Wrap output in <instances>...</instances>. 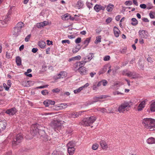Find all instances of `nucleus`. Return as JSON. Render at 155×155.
Returning <instances> with one entry per match:
<instances>
[{"mask_svg": "<svg viewBox=\"0 0 155 155\" xmlns=\"http://www.w3.org/2000/svg\"><path fill=\"white\" fill-rule=\"evenodd\" d=\"M133 103L131 101H125L120 104L118 109L120 113H124L125 111H128L130 109Z\"/></svg>", "mask_w": 155, "mask_h": 155, "instance_id": "f257e3e1", "label": "nucleus"}, {"mask_svg": "<svg viewBox=\"0 0 155 155\" xmlns=\"http://www.w3.org/2000/svg\"><path fill=\"white\" fill-rule=\"evenodd\" d=\"M143 126L146 128L151 130L155 127V120L151 118H144L142 122Z\"/></svg>", "mask_w": 155, "mask_h": 155, "instance_id": "f03ea898", "label": "nucleus"}, {"mask_svg": "<svg viewBox=\"0 0 155 155\" xmlns=\"http://www.w3.org/2000/svg\"><path fill=\"white\" fill-rule=\"evenodd\" d=\"M39 125L37 123H36L31 126L30 132L32 136H35L38 134L40 135V134L41 133L43 134H45L44 130H39Z\"/></svg>", "mask_w": 155, "mask_h": 155, "instance_id": "7ed1b4c3", "label": "nucleus"}, {"mask_svg": "<svg viewBox=\"0 0 155 155\" xmlns=\"http://www.w3.org/2000/svg\"><path fill=\"white\" fill-rule=\"evenodd\" d=\"M96 118L94 116L84 118L81 122V124L85 126H89L91 125L96 120Z\"/></svg>", "mask_w": 155, "mask_h": 155, "instance_id": "20e7f679", "label": "nucleus"}, {"mask_svg": "<svg viewBox=\"0 0 155 155\" xmlns=\"http://www.w3.org/2000/svg\"><path fill=\"white\" fill-rule=\"evenodd\" d=\"M24 24L21 22H18L12 31L13 35L17 37L20 33L21 28L24 26Z\"/></svg>", "mask_w": 155, "mask_h": 155, "instance_id": "39448f33", "label": "nucleus"}, {"mask_svg": "<svg viewBox=\"0 0 155 155\" xmlns=\"http://www.w3.org/2000/svg\"><path fill=\"white\" fill-rule=\"evenodd\" d=\"M23 139L22 135L19 134H17L15 138L13 140L12 142V146L13 148H15L17 147V146L21 142Z\"/></svg>", "mask_w": 155, "mask_h": 155, "instance_id": "423d86ee", "label": "nucleus"}, {"mask_svg": "<svg viewBox=\"0 0 155 155\" xmlns=\"http://www.w3.org/2000/svg\"><path fill=\"white\" fill-rule=\"evenodd\" d=\"M50 126L55 131L60 130L62 127V126L60 122L57 120H54L51 122Z\"/></svg>", "mask_w": 155, "mask_h": 155, "instance_id": "0eeeda50", "label": "nucleus"}, {"mask_svg": "<svg viewBox=\"0 0 155 155\" xmlns=\"http://www.w3.org/2000/svg\"><path fill=\"white\" fill-rule=\"evenodd\" d=\"M139 37L141 38H147L148 36L147 31L145 30H140L138 32Z\"/></svg>", "mask_w": 155, "mask_h": 155, "instance_id": "6e6552de", "label": "nucleus"}, {"mask_svg": "<svg viewBox=\"0 0 155 155\" xmlns=\"http://www.w3.org/2000/svg\"><path fill=\"white\" fill-rule=\"evenodd\" d=\"M7 125L6 120L4 119H0V133H1L2 131L5 129Z\"/></svg>", "mask_w": 155, "mask_h": 155, "instance_id": "1a4fd4ad", "label": "nucleus"}, {"mask_svg": "<svg viewBox=\"0 0 155 155\" xmlns=\"http://www.w3.org/2000/svg\"><path fill=\"white\" fill-rule=\"evenodd\" d=\"M84 111H81L77 112H72L70 113L69 117L70 118H75L79 117L81 116Z\"/></svg>", "mask_w": 155, "mask_h": 155, "instance_id": "9d476101", "label": "nucleus"}, {"mask_svg": "<svg viewBox=\"0 0 155 155\" xmlns=\"http://www.w3.org/2000/svg\"><path fill=\"white\" fill-rule=\"evenodd\" d=\"M106 95H101L100 96L97 97H93V99L94 100V101H92L91 102V103H90L89 104H93L94 103H95L96 102H97L98 101H99V100L100 99H102L103 98H104L105 97H106Z\"/></svg>", "mask_w": 155, "mask_h": 155, "instance_id": "9b49d317", "label": "nucleus"}, {"mask_svg": "<svg viewBox=\"0 0 155 155\" xmlns=\"http://www.w3.org/2000/svg\"><path fill=\"white\" fill-rule=\"evenodd\" d=\"M105 8V7L101 6L100 5L96 4L94 7V10L97 12H99L101 10H104Z\"/></svg>", "mask_w": 155, "mask_h": 155, "instance_id": "f8f14e48", "label": "nucleus"}, {"mask_svg": "<svg viewBox=\"0 0 155 155\" xmlns=\"http://www.w3.org/2000/svg\"><path fill=\"white\" fill-rule=\"evenodd\" d=\"M123 74L124 75L127 76L128 77H132L131 78L133 79L135 78L136 77V73L134 72L129 71L126 73L125 74L124 73V72H123Z\"/></svg>", "mask_w": 155, "mask_h": 155, "instance_id": "ddd939ff", "label": "nucleus"}, {"mask_svg": "<svg viewBox=\"0 0 155 155\" xmlns=\"http://www.w3.org/2000/svg\"><path fill=\"white\" fill-rule=\"evenodd\" d=\"M79 72L82 75H85L87 74V70L84 67H81L80 68Z\"/></svg>", "mask_w": 155, "mask_h": 155, "instance_id": "4468645a", "label": "nucleus"}, {"mask_svg": "<svg viewBox=\"0 0 155 155\" xmlns=\"http://www.w3.org/2000/svg\"><path fill=\"white\" fill-rule=\"evenodd\" d=\"M75 144L73 142L71 141L69 142L67 144V149L71 148L73 150H75L74 147Z\"/></svg>", "mask_w": 155, "mask_h": 155, "instance_id": "2eb2a0df", "label": "nucleus"}, {"mask_svg": "<svg viewBox=\"0 0 155 155\" xmlns=\"http://www.w3.org/2000/svg\"><path fill=\"white\" fill-rule=\"evenodd\" d=\"M114 35L116 37H118L120 35V31L118 28L114 26Z\"/></svg>", "mask_w": 155, "mask_h": 155, "instance_id": "dca6fc26", "label": "nucleus"}, {"mask_svg": "<svg viewBox=\"0 0 155 155\" xmlns=\"http://www.w3.org/2000/svg\"><path fill=\"white\" fill-rule=\"evenodd\" d=\"M145 104V101H142L139 105L137 110L138 111H140L142 110L144 107V105Z\"/></svg>", "mask_w": 155, "mask_h": 155, "instance_id": "f3484780", "label": "nucleus"}, {"mask_svg": "<svg viewBox=\"0 0 155 155\" xmlns=\"http://www.w3.org/2000/svg\"><path fill=\"white\" fill-rule=\"evenodd\" d=\"M147 142L149 144L155 143V138L150 137L147 140Z\"/></svg>", "mask_w": 155, "mask_h": 155, "instance_id": "a211bd4d", "label": "nucleus"}, {"mask_svg": "<svg viewBox=\"0 0 155 155\" xmlns=\"http://www.w3.org/2000/svg\"><path fill=\"white\" fill-rule=\"evenodd\" d=\"M83 5V2L81 0H79L77 2L76 4V6L78 9H80L82 8Z\"/></svg>", "mask_w": 155, "mask_h": 155, "instance_id": "6ab92c4d", "label": "nucleus"}, {"mask_svg": "<svg viewBox=\"0 0 155 155\" xmlns=\"http://www.w3.org/2000/svg\"><path fill=\"white\" fill-rule=\"evenodd\" d=\"M100 145L103 149H106L107 147V144L104 140H102L100 142Z\"/></svg>", "mask_w": 155, "mask_h": 155, "instance_id": "aec40b11", "label": "nucleus"}, {"mask_svg": "<svg viewBox=\"0 0 155 155\" xmlns=\"http://www.w3.org/2000/svg\"><path fill=\"white\" fill-rule=\"evenodd\" d=\"M94 57V54L93 53H90L87 56V62L90 61Z\"/></svg>", "mask_w": 155, "mask_h": 155, "instance_id": "412c9836", "label": "nucleus"}, {"mask_svg": "<svg viewBox=\"0 0 155 155\" xmlns=\"http://www.w3.org/2000/svg\"><path fill=\"white\" fill-rule=\"evenodd\" d=\"M83 59L84 60L78 62L81 67H84V66L85 65V64L88 62L86 60V57H84L83 58Z\"/></svg>", "mask_w": 155, "mask_h": 155, "instance_id": "4be33fe9", "label": "nucleus"}, {"mask_svg": "<svg viewBox=\"0 0 155 155\" xmlns=\"http://www.w3.org/2000/svg\"><path fill=\"white\" fill-rule=\"evenodd\" d=\"M81 67L78 62H76L74 64V68L75 70H78L79 71L80 68H81Z\"/></svg>", "mask_w": 155, "mask_h": 155, "instance_id": "5701e85b", "label": "nucleus"}, {"mask_svg": "<svg viewBox=\"0 0 155 155\" xmlns=\"http://www.w3.org/2000/svg\"><path fill=\"white\" fill-rule=\"evenodd\" d=\"M81 48L80 46L79 45H77L76 48H74L73 49L72 52L74 53H76L80 50Z\"/></svg>", "mask_w": 155, "mask_h": 155, "instance_id": "b1692460", "label": "nucleus"}, {"mask_svg": "<svg viewBox=\"0 0 155 155\" xmlns=\"http://www.w3.org/2000/svg\"><path fill=\"white\" fill-rule=\"evenodd\" d=\"M38 45L39 47L41 48H44L45 45V42L43 41H41L38 42Z\"/></svg>", "mask_w": 155, "mask_h": 155, "instance_id": "393cba45", "label": "nucleus"}, {"mask_svg": "<svg viewBox=\"0 0 155 155\" xmlns=\"http://www.w3.org/2000/svg\"><path fill=\"white\" fill-rule=\"evenodd\" d=\"M114 5L111 4L108 5L107 8V10L109 12H111L114 8Z\"/></svg>", "mask_w": 155, "mask_h": 155, "instance_id": "a878e982", "label": "nucleus"}, {"mask_svg": "<svg viewBox=\"0 0 155 155\" xmlns=\"http://www.w3.org/2000/svg\"><path fill=\"white\" fill-rule=\"evenodd\" d=\"M16 62L17 65L18 66H20L21 64V59L20 57L19 56H17L16 57Z\"/></svg>", "mask_w": 155, "mask_h": 155, "instance_id": "bb28decb", "label": "nucleus"}, {"mask_svg": "<svg viewBox=\"0 0 155 155\" xmlns=\"http://www.w3.org/2000/svg\"><path fill=\"white\" fill-rule=\"evenodd\" d=\"M69 16L68 14H66L61 16L62 19L64 21L67 20L69 19Z\"/></svg>", "mask_w": 155, "mask_h": 155, "instance_id": "cd10ccee", "label": "nucleus"}, {"mask_svg": "<svg viewBox=\"0 0 155 155\" xmlns=\"http://www.w3.org/2000/svg\"><path fill=\"white\" fill-rule=\"evenodd\" d=\"M150 109L151 111H155V101L151 103L150 105Z\"/></svg>", "mask_w": 155, "mask_h": 155, "instance_id": "c85d7f7f", "label": "nucleus"}, {"mask_svg": "<svg viewBox=\"0 0 155 155\" xmlns=\"http://www.w3.org/2000/svg\"><path fill=\"white\" fill-rule=\"evenodd\" d=\"M132 21L131 24L132 25L134 26H135L138 24V21L136 18H133L131 19Z\"/></svg>", "mask_w": 155, "mask_h": 155, "instance_id": "c756f323", "label": "nucleus"}, {"mask_svg": "<svg viewBox=\"0 0 155 155\" xmlns=\"http://www.w3.org/2000/svg\"><path fill=\"white\" fill-rule=\"evenodd\" d=\"M9 12H8V13L7 14L8 15H7V17L6 18H5L4 19V21H3L2 22V24L4 25V24H7V22H8V21L9 19Z\"/></svg>", "mask_w": 155, "mask_h": 155, "instance_id": "7c9ffc66", "label": "nucleus"}, {"mask_svg": "<svg viewBox=\"0 0 155 155\" xmlns=\"http://www.w3.org/2000/svg\"><path fill=\"white\" fill-rule=\"evenodd\" d=\"M101 36H99L97 37L96 38V40L95 41L94 43L97 44L98 43L101 42Z\"/></svg>", "mask_w": 155, "mask_h": 155, "instance_id": "2f4dec72", "label": "nucleus"}, {"mask_svg": "<svg viewBox=\"0 0 155 155\" xmlns=\"http://www.w3.org/2000/svg\"><path fill=\"white\" fill-rule=\"evenodd\" d=\"M83 90L82 87H79L78 89L74 90V94H76L80 92V91Z\"/></svg>", "mask_w": 155, "mask_h": 155, "instance_id": "473e14b6", "label": "nucleus"}, {"mask_svg": "<svg viewBox=\"0 0 155 155\" xmlns=\"http://www.w3.org/2000/svg\"><path fill=\"white\" fill-rule=\"evenodd\" d=\"M72 131L73 130L71 128L68 127L66 129L65 134H71L72 132Z\"/></svg>", "mask_w": 155, "mask_h": 155, "instance_id": "72a5a7b5", "label": "nucleus"}, {"mask_svg": "<svg viewBox=\"0 0 155 155\" xmlns=\"http://www.w3.org/2000/svg\"><path fill=\"white\" fill-rule=\"evenodd\" d=\"M149 15L151 19L155 18V12H150Z\"/></svg>", "mask_w": 155, "mask_h": 155, "instance_id": "f704fd0d", "label": "nucleus"}, {"mask_svg": "<svg viewBox=\"0 0 155 155\" xmlns=\"http://www.w3.org/2000/svg\"><path fill=\"white\" fill-rule=\"evenodd\" d=\"M61 78H63V77H62L60 73L55 75L54 77V79L55 80H57L58 79H60Z\"/></svg>", "mask_w": 155, "mask_h": 155, "instance_id": "c9c22d12", "label": "nucleus"}, {"mask_svg": "<svg viewBox=\"0 0 155 155\" xmlns=\"http://www.w3.org/2000/svg\"><path fill=\"white\" fill-rule=\"evenodd\" d=\"M68 151L69 155H73L74 152L75 150H73V149L69 148L67 149Z\"/></svg>", "mask_w": 155, "mask_h": 155, "instance_id": "e433bc0d", "label": "nucleus"}, {"mask_svg": "<svg viewBox=\"0 0 155 155\" xmlns=\"http://www.w3.org/2000/svg\"><path fill=\"white\" fill-rule=\"evenodd\" d=\"M16 110L15 107L12 108L10 109V114L12 115H14L16 112Z\"/></svg>", "mask_w": 155, "mask_h": 155, "instance_id": "4c0bfd02", "label": "nucleus"}, {"mask_svg": "<svg viewBox=\"0 0 155 155\" xmlns=\"http://www.w3.org/2000/svg\"><path fill=\"white\" fill-rule=\"evenodd\" d=\"M113 94L114 95H123L124 94L123 93L119 92V91H115L113 93Z\"/></svg>", "mask_w": 155, "mask_h": 155, "instance_id": "58836bf2", "label": "nucleus"}, {"mask_svg": "<svg viewBox=\"0 0 155 155\" xmlns=\"http://www.w3.org/2000/svg\"><path fill=\"white\" fill-rule=\"evenodd\" d=\"M91 38H86V39L84 41L83 43L84 44H86L87 45L88 43H89L91 40Z\"/></svg>", "mask_w": 155, "mask_h": 155, "instance_id": "ea45409f", "label": "nucleus"}, {"mask_svg": "<svg viewBox=\"0 0 155 155\" xmlns=\"http://www.w3.org/2000/svg\"><path fill=\"white\" fill-rule=\"evenodd\" d=\"M86 5L89 9L92 8L93 6V4L91 3H90L89 2H86Z\"/></svg>", "mask_w": 155, "mask_h": 155, "instance_id": "a19ab883", "label": "nucleus"}, {"mask_svg": "<svg viewBox=\"0 0 155 155\" xmlns=\"http://www.w3.org/2000/svg\"><path fill=\"white\" fill-rule=\"evenodd\" d=\"M49 100L45 101L43 102V104L46 107H48L49 106Z\"/></svg>", "mask_w": 155, "mask_h": 155, "instance_id": "79ce46f5", "label": "nucleus"}, {"mask_svg": "<svg viewBox=\"0 0 155 155\" xmlns=\"http://www.w3.org/2000/svg\"><path fill=\"white\" fill-rule=\"evenodd\" d=\"M36 26L38 28H41L44 27L42 22L37 23L36 24Z\"/></svg>", "mask_w": 155, "mask_h": 155, "instance_id": "37998d69", "label": "nucleus"}, {"mask_svg": "<svg viewBox=\"0 0 155 155\" xmlns=\"http://www.w3.org/2000/svg\"><path fill=\"white\" fill-rule=\"evenodd\" d=\"M48 93V91L47 90H43L41 91V93L44 95H46Z\"/></svg>", "mask_w": 155, "mask_h": 155, "instance_id": "c03bdc74", "label": "nucleus"}, {"mask_svg": "<svg viewBox=\"0 0 155 155\" xmlns=\"http://www.w3.org/2000/svg\"><path fill=\"white\" fill-rule=\"evenodd\" d=\"M98 147V145L97 144H93L92 146V149L96 150L97 149Z\"/></svg>", "mask_w": 155, "mask_h": 155, "instance_id": "a18cd8bd", "label": "nucleus"}, {"mask_svg": "<svg viewBox=\"0 0 155 155\" xmlns=\"http://www.w3.org/2000/svg\"><path fill=\"white\" fill-rule=\"evenodd\" d=\"M112 20V19L111 18L109 17L107 18L106 20V22L107 24H108L110 23Z\"/></svg>", "mask_w": 155, "mask_h": 155, "instance_id": "49530a36", "label": "nucleus"}, {"mask_svg": "<svg viewBox=\"0 0 155 155\" xmlns=\"http://www.w3.org/2000/svg\"><path fill=\"white\" fill-rule=\"evenodd\" d=\"M60 73L61 74V77H63V78L64 77H65L66 76L67 73L65 71H61L60 72Z\"/></svg>", "mask_w": 155, "mask_h": 155, "instance_id": "de8ad7c7", "label": "nucleus"}, {"mask_svg": "<svg viewBox=\"0 0 155 155\" xmlns=\"http://www.w3.org/2000/svg\"><path fill=\"white\" fill-rule=\"evenodd\" d=\"M99 110L103 113L107 112V110L104 108H99Z\"/></svg>", "mask_w": 155, "mask_h": 155, "instance_id": "09e8293b", "label": "nucleus"}, {"mask_svg": "<svg viewBox=\"0 0 155 155\" xmlns=\"http://www.w3.org/2000/svg\"><path fill=\"white\" fill-rule=\"evenodd\" d=\"M81 41V38L79 37L77 38L75 40V42L76 44H78L80 43Z\"/></svg>", "mask_w": 155, "mask_h": 155, "instance_id": "8fccbe9b", "label": "nucleus"}, {"mask_svg": "<svg viewBox=\"0 0 155 155\" xmlns=\"http://www.w3.org/2000/svg\"><path fill=\"white\" fill-rule=\"evenodd\" d=\"M132 4V2L130 1H126L125 2V4L126 5H130Z\"/></svg>", "mask_w": 155, "mask_h": 155, "instance_id": "3c124183", "label": "nucleus"}, {"mask_svg": "<svg viewBox=\"0 0 155 155\" xmlns=\"http://www.w3.org/2000/svg\"><path fill=\"white\" fill-rule=\"evenodd\" d=\"M101 82L103 85L104 86L106 85L107 84V81L106 80H103L101 81Z\"/></svg>", "mask_w": 155, "mask_h": 155, "instance_id": "603ef678", "label": "nucleus"}, {"mask_svg": "<svg viewBox=\"0 0 155 155\" xmlns=\"http://www.w3.org/2000/svg\"><path fill=\"white\" fill-rule=\"evenodd\" d=\"M110 56L109 55H107L105 56L104 58V60L105 61H109L110 59Z\"/></svg>", "mask_w": 155, "mask_h": 155, "instance_id": "864d4df0", "label": "nucleus"}, {"mask_svg": "<svg viewBox=\"0 0 155 155\" xmlns=\"http://www.w3.org/2000/svg\"><path fill=\"white\" fill-rule=\"evenodd\" d=\"M31 35L30 34H29L27 35L25 38V41L26 42H28L31 37Z\"/></svg>", "mask_w": 155, "mask_h": 155, "instance_id": "5fc2aeb1", "label": "nucleus"}, {"mask_svg": "<svg viewBox=\"0 0 155 155\" xmlns=\"http://www.w3.org/2000/svg\"><path fill=\"white\" fill-rule=\"evenodd\" d=\"M147 61L148 62H150L151 63H152L153 62V61L152 60V58L150 57H148L147 59Z\"/></svg>", "mask_w": 155, "mask_h": 155, "instance_id": "6e6d98bb", "label": "nucleus"}, {"mask_svg": "<svg viewBox=\"0 0 155 155\" xmlns=\"http://www.w3.org/2000/svg\"><path fill=\"white\" fill-rule=\"evenodd\" d=\"M60 153L59 151L54 150L52 153V155H59Z\"/></svg>", "mask_w": 155, "mask_h": 155, "instance_id": "4d7b16f0", "label": "nucleus"}, {"mask_svg": "<svg viewBox=\"0 0 155 155\" xmlns=\"http://www.w3.org/2000/svg\"><path fill=\"white\" fill-rule=\"evenodd\" d=\"M61 42L62 44H64V43H67L68 44H69L70 43V41L68 40H62Z\"/></svg>", "mask_w": 155, "mask_h": 155, "instance_id": "13d9d810", "label": "nucleus"}, {"mask_svg": "<svg viewBox=\"0 0 155 155\" xmlns=\"http://www.w3.org/2000/svg\"><path fill=\"white\" fill-rule=\"evenodd\" d=\"M60 91V90L58 88L53 89L52 90V91L55 93H58Z\"/></svg>", "mask_w": 155, "mask_h": 155, "instance_id": "bf43d9fd", "label": "nucleus"}, {"mask_svg": "<svg viewBox=\"0 0 155 155\" xmlns=\"http://www.w3.org/2000/svg\"><path fill=\"white\" fill-rule=\"evenodd\" d=\"M3 86L4 88L5 89V90L6 91H8L9 90V87L7 86V85L6 84L4 83L3 84Z\"/></svg>", "mask_w": 155, "mask_h": 155, "instance_id": "052dcab7", "label": "nucleus"}, {"mask_svg": "<svg viewBox=\"0 0 155 155\" xmlns=\"http://www.w3.org/2000/svg\"><path fill=\"white\" fill-rule=\"evenodd\" d=\"M48 85H44V86H39V87H36V88L37 89H42V88H44L45 87H48Z\"/></svg>", "mask_w": 155, "mask_h": 155, "instance_id": "680f3d73", "label": "nucleus"}, {"mask_svg": "<svg viewBox=\"0 0 155 155\" xmlns=\"http://www.w3.org/2000/svg\"><path fill=\"white\" fill-rule=\"evenodd\" d=\"M140 8L143 9H145L146 8V5L144 4H140Z\"/></svg>", "mask_w": 155, "mask_h": 155, "instance_id": "e2e57ef3", "label": "nucleus"}, {"mask_svg": "<svg viewBox=\"0 0 155 155\" xmlns=\"http://www.w3.org/2000/svg\"><path fill=\"white\" fill-rule=\"evenodd\" d=\"M69 19H70L71 20L74 21V20H78V18H75V17H71V16H69Z\"/></svg>", "mask_w": 155, "mask_h": 155, "instance_id": "0e129e2a", "label": "nucleus"}, {"mask_svg": "<svg viewBox=\"0 0 155 155\" xmlns=\"http://www.w3.org/2000/svg\"><path fill=\"white\" fill-rule=\"evenodd\" d=\"M42 23L43 24V25L44 27L45 26H46L48 25V22L47 21H44L43 22H42Z\"/></svg>", "mask_w": 155, "mask_h": 155, "instance_id": "69168bd1", "label": "nucleus"}, {"mask_svg": "<svg viewBox=\"0 0 155 155\" xmlns=\"http://www.w3.org/2000/svg\"><path fill=\"white\" fill-rule=\"evenodd\" d=\"M75 59V60H79L81 58V57L80 55H78L77 56H75L74 57Z\"/></svg>", "mask_w": 155, "mask_h": 155, "instance_id": "338daca9", "label": "nucleus"}, {"mask_svg": "<svg viewBox=\"0 0 155 155\" xmlns=\"http://www.w3.org/2000/svg\"><path fill=\"white\" fill-rule=\"evenodd\" d=\"M38 50V49L37 48H33L32 49V51L34 53H35L37 52Z\"/></svg>", "mask_w": 155, "mask_h": 155, "instance_id": "774afa93", "label": "nucleus"}]
</instances>
